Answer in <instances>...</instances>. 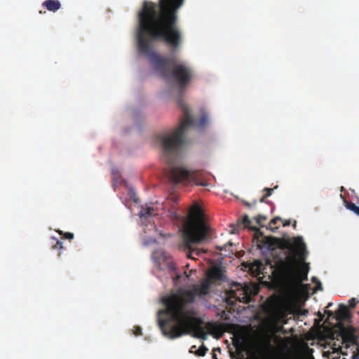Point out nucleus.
Wrapping results in <instances>:
<instances>
[{"instance_id":"bb28decb","label":"nucleus","mask_w":359,"mask_h":359,"mask_svg":"<svg viewBox=\"0 0 359 359\" xmlns=\"http://www.w3.org/2000/svg\"><path fill=\"white\" fill-rule=\"evenodd\" d=\"M276 340L278 341H280V342H283L284 341H288L289 339L288 338H286V339H282L281 337H276Z\"/></svg>"},{"instance_id":"39448f33","label":"nucleus","mask_w":359,"mask_h":359,"mask_svg":"<svg viewBox=\"0 0 359 359\" xmlns=\"http://www.w3.org/2000/svg\"><path fill=\"white\" fill-rule=\"evenodd\" d=\"M209 227L205 224L204 213L198 204H194L190 210L188 218L183 226L182 236L184 243L189 250L188 257L192 258V255H199L203 252L198 249L192 248L191 245L205 241L208 237Z\"/></svg>"},{"instance_id":"2f4dec72","label":"nucleus","mask_w":359,"mask_h":359,"mask_svg":"<svg viewBox=\"0 0 359 359\" xmlns=\"http://www.w3.org/2000/svg\"><path fill=\"white\" fill-rule=\"evenodd\" d=\"M170 269H173V270H175V267H174V266H173L172 264H171V265L170 266Z\"/></svg>"},{"instance_id":"f257e3e1","label":"nucleus","mask_w":359,"mask_h":359,"mask_svg":"<svg viewBox=\"0 0 359 359\" xmlns=\"http://www.w3.org/2000/svg\"><path fill=\"white\" fill-rule=\"evenodd\" d=\"M184 0H145L138 13L137 50L147 56L154 69L182 90L192 80L190 66L177 62L174 53L183 43L178 11Z\"/></svg>"},{"instance_id":"aec40b11","label":"nucleus","mask_w":359,"mask_h":359,"mask_svg":"<svg viewBox=\"0 0 359 359\" xmlns=\"http://www.w3.org/2000/svg\"><path fill=\"white\" fill-rule=\"evenodd\" d=\"M235 359H247L241 351L237 350L236 355H234Z\"/></svg>"},{"instance_id":"7c9ffc66","label":"nucleus","mask_w":359,"mask_h":359,"mask_svg":"<svg viewBox=\"0 0 359 359\" xmlns=\"http://www.w3.org/2000/svg\"><path fill=\"white\" fill-rule=\"evenodd\" d=\"M292 226H293V227H294V229L296 228V226H297V222H296V221H294V224H293V225H292Z\"/></svg>"},{"instance_id":"1a4fd4ad","label":"nucleus","mask_w":359,"mask_h":359,"mask_svg":"<svg viewBox=\"0 0 359 359\" xmlns=\"http://www.w3.org/2000/svg\"><path fill=\"white\" fill-rule=\"evenodd\" d=\"M42 6L51 12H56L61 8V4L58 0H46L43 1Z\"/></svg>"},{"instance_id":"473e14b6","label":"nucleus","mask_w":359,"mask_h":359,"mask_svg":"<svg viewBox=\"0 0 359 359\" xmlns=\"http://www.w3.org/2000/svg\"><path fill=\"white\" fill-rule=\"evenodd\" d=\"M312 280H313V281H315L316 280V277H313Z\"/></svg>"},{"instance_id":"a878e982","label":"nucleus","mask_w":359,"mask_h":359,"mask_svg":"<svg viewBox=\"0 0 359 359\" xmlns=\"http://www.w3.org/2000/svg\"><path fill=\"white\" fill-rule=\"evenodd\" d=\"M332 348L334 350V352H338L339 351L342 354H345L344 353L341 352L342 347L341 346H339L337 348L333 347Z\"/></svg>"},{"instance_id":"f3484780","label":"nucleus","mask_w":359,"mask_h":359,"mask_svg":"<svg viewBox=\"0 0 359 359\" xmlns=\"http://www.w3.org/2000/svg\"><path fill=\"white\" fill-rule=\"evenodd\" d=\"M60 233L62 234V232L60 231ZM63 238L68 239V240H72L74 238V233H70V232H66V233H63Z\"/></svg>"},{"instance_id":"9b49d317","label":"nucleus","mask_w":359,"mask_h":359,"mask_svg":"<svg viewBox=\"0 0 359 359\" xmlns=\"http://www.w3.org/2000/svg\"><path fill=\"white\" fill-rule=\"evenodd\" d=\"M154 209L152 207L142 208L139 215L140 217L147 218L154 215Z\"/></svg>"},{"instance_id":"2eb2a0df","label":"nucleus","mask_w":359,"mask_h":359,"mask_svg":"<svg viewBox=\"0 0 359 359\" xmlns=\"http://www.w3.org/2000/svg\"><path fill=\"white\" fill-rule=\"evenodd\" d=\"M208 348L202 345L196 352V354L198 356H204L205 353L208 351Z\"/></svg>"},{"instance_id":"20e7f679","label":"nucleus","mask_w":359,"mask_h":359,"mask_svg":"<svg viewBox=\"0 0 359 359\" xmlns=\"http://www.w3.org/2000/svg\"><path fill=\"white\" fill-rule=\"evenodd\" d=\"M178 104L184 113V118L180 126L172 131L161 134L158 137L162 158L168 165V178L174 184L194 182L196 185L207 187L208 184L202 181L199 171H191L184 166L177 165L185 143L186 128L194 124L190 110L182 98L178 99Z\"/></svg>"},{"instance_id":"5701e85b","label":"nucleus","mask_w":359,"mask_h":359,"mask_svg":"<svg viewBox=\"0 0 359 359\" xmlns=\"http://www.w3.org/2000/svg\"><path fill=\"white\" fill-rule=\"evenodd\" d=\"M180 279V276L177 273H175V277H173L174 284L177 285Z\"/></svg>"},{"instance_id":"4468645a","label":"nucleus","mask_w":359,"mask_h":359,"mask_svg":"<svg viewBox=\"0 0 359 359\" xmlns=\"http://www.w3.org/2000/svg\"><path fill=\"white\" fill-rule=\"evenodd\" d=\"M273 189L271 188H265L263 191L265 192L264 195L261 198L260 202H264L265 198L268 196H270L272 194Z\"/></svg>"},{"instance_id":"4be33fe9","label":"nucleus","mask_w":359,"mask_h":359,"mask_svg":"<svg viewBox=\"0 0 359 359\" xmlns=\"http://www.w3.org/2000/svg\"><path fill=\"white\" fill-rule=\"evenodd\" d=\"M134 334L135 336L142 335V329L140 327H135Z\"/></svg>"},{"instance_id":"dca6fc26","label":"nucleus","mask_w":359,"mask_h":359,"mask_svg":"<svg viewBox=\"0 0 359 359\" xmlns=\"http://www.w3.org/2000/svg\"><path fill=\"white\" fill-rule=\"evenodd\" d=\"M256 223L259 226H263L262 223L266 220V217L259 215L258 216L255 217Z\"/></svg>"},{"instance_id":"6ab92c4d","label":"nucleus","mask_w":359,"mask_h":359,"mask_svg":"<svg viewBox=\"0 0 359 359\" xmlns=\"http://www.w3.org/2000/svg\"><path fill=\"white\" fill-rule=\"evenodd\" d=\"M359 301L355 298H351L349 300V307L350 308H354L357 304H358Z\"/></svg>"},{"instance_id":"9d476101","label":"nucleus","mask_w":359,"mask_h":359,"mask_svg":"<svg viewBox=\"0 0 359 359\" xmlns=\"http://www.w3.org/2000/svg\"><path fill=\"white\" fill-rule=\"evenodd\" d=\"M264 269V264L260 260H255L252 263L250 266V270L257 274L262 273V271Z\"/></svg>"},{"instance_id":"b1692460","label":"nucleus","mask_w":359,"mask_h":359,"mask_svg":"<svg viewBox=\"0 0 359 359\" xmlns=\"http://www.w3.org/2000/svg\"><path fill=\"white\" fill-rule=\"evenodd\" d=\"M351 359H359V346L357 347V353L352 355Z\"/></svg>"},{"instance_id":"c756f323","label":"nucleus","mask_w":359,"mask_h":359,"mask_svg":"<svg viewBox=\"0 0 359 359\" xmlns=\"http://www.w3.org/2000/svg\"><path fill=\"white\" fill-rule=\"evenodd\" d=\"M317 287L320 290H322V286H321V283L320 282H318V285L317 286Z\"/></svg>"},{"instance_id":"393cba45","label":"nucleus","mask_w":359,"mask_h":359,"mask_svg":"<svg viewBox=\"0 0 359 359\" xmlns=\"http://www.w3.org/2000/svg\"><path fill=\"white\" fill-rule=\"evenodd\" d=\"M206 121H207V118H206V117H205V116H202V117H201V120H200V126H204V125L205 124Z\"/></svg>"},{"instance_id":"423d86ee","label":"nucleus","mask_w":359,"mask_h":359,"mask_svg":"<svg viewBox=\"0 0 359 359\" xmlns=\"http://www.w3.org/2000/svg\"><path fill=\"white\" fill-rule=\"evenodd\" d=\"M351 316L348 308L341 304L336 312V318L338 320L337 324V330L333 334L334 339L338 341L341 340L344 348L348 349L351 345L357 344V340L359 337V331L352 325H345L344 322L348 321Z\"/></svg>"},{"instance_id":"f8f14e48","label":"nucleus","mask_w":359,"mask_h":359,"mask_svg":"<svg viewBox=\"0 0 359 359\" xmlns=\"http://www.w3.org/2000/svg\"><path fill=\"white\" fill-rule=\"evenodd\" d=\"M346 207L347 209L354 212L356 215L359 216V206H357L353 202L346 201Z\"/></svg>"},{"instance_id":"a211bd4d","label":"nucleus","mask_w":359,"mask_h":359,"mask_svg":"<svg viewBox=\"0 0 359 359\" xmlns=\"http://www.w3.org/2000/svg\"><path fill=\"white\" fill-rule=\"evenodd\" d=\"M54 241H55V244L53 245V248L54 249H62L63 248L62 246V242L57 241L55 238H53Z\"/></svg>"},{"instance_id":"412c9836","label":"nucleus","mask_w":359,"mask_h":359,"mask_svg":"<svg viewBox=\"0 0 359 359\" xmlns=\"http://www.w3.org/2000/svg\"><path fill=\"white\" fill-rule=\"evenodd\" d=\"M275 332H282L283 334L287 333L286 330L284 329V327L283 325L277 326L276 327Z\"/></svg>"},{"instance_id":"ddd939ff","label":"nucleus","mask_w":359,"mask_h":359,"mask_svg":"<svg viewBox=\"0 0 359 359\" xmlns=\"http://www.w3.org/2000/svg\"><path fill=\"white\" fill-rule=\"evenodd\" d=\"M281 219L280 217H275L271 220V222L269 224V229H270L271 231H275V230L277 229L275 225L278 223V221H280Z\"/></svg>"},{"instance_id":"cd10ccee","label":"nucleus","mask_w":359,"mask_h":359,"mask_svg":"<svg viewBox=\"0 0 359 359\" xmlns=\"http://www.w3.org/2000/svg\"><path fill=\"white\" fill-rule=\"evenodd\" d=\"M290 225V220H285L283 222V226H287Z\"/></svg>"},{"instance_id":"6e6552de","label":"nucleus","mask_w":359,"mask_h":359,"mask_svg":"<svg viewBox=\"0 0 359 359\" xmlns=\"http://www.w3.org/2000/svg\"><path fill=\"white\" fill-rule=\"evenodd\" d=\"M206 279H209L210 281H212V284L217 280H222L224 279V275L222 268L215 266L210 269L208 271Z\"/></svg>"},{"instance_id":"7ed1b4c3","label":"nucleus","mask_w":359,"mask_h":359,"mask_svg":"<svg viewBox=\"0 0 359 359\" xmlns=\"http://www.w3.org/2000/svg\"><path fill=\"white\" fill-rule=\"evenodd\" d=\"M250 224L251 220L248 215H245L236 224L231 226V233H236L240 229L245 228L254 230V241H256L258 248L270 251L276 249L284 251V257L278 258L275 262L276 269L282 276L300 282L306 280L309 265L305 262L307 251L303 238L297 237L292 242L290 239L264 236L259 229L251 226Z\"/></svg>"},{"instance_id":"f03ea898","label":"nucleus","mask_w":359,"mask_h":359,"mask_svg":"<svg viewBox=\"0 0 359 359\" xmlns=\"http://www.w3.org/2000/svg\"><path fill=\"white\" fill-rule=\"evenodd\" d=\"M212 282L203 279L201 284L194 285L192 290H179L163 299L165 309L158 313V322L163 334L170 339L191 334L195 338L207 339V332L219 339L223 334L220 324L208 323L198 316L193 306L196 296L209 294Z\"/></svg>"},{"instance_id":"c85d7f7f","label":"nucleus","mask_w":359,"mask_h":359,"mask_svg":"<svg viewBox=\"0 0 359 359\" xmlns=\"http://www.w3.org/2000/svg\"><path fill=\"white\" fill-rule=\"evenodd\" d=\"M215 351H216V349H214V350L212 351H213L212 357H213V358H214V359H217V358H216V355H215Z\"/></svg>"},{"instance_id":"0eeeda50","label":"nucleus","mask_w":359,"mask_h":359,"mask_svg":"<svg viewBox=\"0 0 359 359\" xmlns=\"http://www.w3.org/2000/svg\"><path fill=\"white\" fill-rule=\"evenodd\" d=\"M250 299L249 287L241 284L233 283L231 289L226 292L225 301L229 305H234L236 302H247Z\"/></svg>"}]
</instances>
